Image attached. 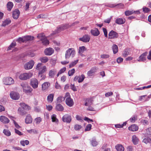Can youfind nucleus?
I'll list each match as a JSON object with an SVG mask.
<instances>
[{
  "instance_id": "obj_49",
  "label": "nucleus",
  "mask_w": 151,
  "mask_h": 151,
  "mask_svg": "<svg viewBox=\"0 0 151 151\" xmlns=\"http://www.w3.org/2000/svg\"><path fill=\"white\" fill-rule=\"evenodd\" d=\"M33 90L32 88L31 87L29 88V89H28L27 90H26L24 92L27 94H29L30 95L32 93V92Z\"/></svg>"
},
{
  "instance_id": "obj_5",
  "label": "nucleus",
  "mask_w": 151,
  "mask_h": 151,
  "mask_svg": "<svg viewBox=\"0 0 151 151\" xmlns=\"http://www.w3.org/2000/svg\"><path fill=\"white\" fill-rule=\"evenodd\" d=\"M70 27L68 24H62L57 28V29L55 30L54 33H58L60 32L61 31L66 29Z\"/></svg>"
},
{
  "instance_id": "obj_56",
  "label": "nucleus",
  "mask_w": 151,
  "mask_h": 151,
  "mask_svg": "<svg viewBox=\"0 0 151 151\" xmlns=\"http://www.w3.org/2000/svg\"><path fill=\"white\" fill-rule=\"evenodd\" d=\"M14 130L15 133L18 135L21 136L23 134L21 132L17 130V129L15 128L14 129Z\"/></svg>"
},
{
  "instance_id": "obj_48",
  "label": "nucleus",
  "mask_w": 151,
  "mask_h": 151,
  "mask_svg": "<svg viewBox=\"0 0 151 151\" xmlns=\"http://www.w3.org/2000/svg\"><path fill=\"white\" fill-rule=\"evenodd\" d=\"M18 111L20 112V114L21 115H25L26 114V111H24L22 109L19 108L18 109Z\"/></svg>"
},
{
  "instance_id": "obj_46",
  "label": "nucleus",
  "mask_w": 151,
  "mask_h": 151,
  "mask_svg": "<svg viewBox=\"0 0 151 151\" xmlns=\"http://www.w3.org/2000/svg\"><path fill=\"white\" fill-rule=\"evenodd\" d=\"M56 116L55 114H53L51 116V119L52 122H57L58 119L56 118Z\"/></svg>"
},
{
  "instance_id": "obj_2",
  "label": "nucleus",
  "mask_w": 151,
  "mask_h": 151,
  "mask_svg": "<svg viewBox=\"0 0 151 151\" xmlns=\"http://www.w3.org/2000/svg\"><path fill=\"white\" fill-rule=\"evenodd\" d=\"M37 37L42 41V43L44 45H47L49 44V41L46 38L43 34H40L37 35Z\"/></svg>"
},
{
  "instance_id": "obj_19",
  "label": "nucleus",
  "mask_w": 151,
  "mask_h": 151,
  "mask_svg": "<svg viewBox=\"0 0 151 151\" xmlns=\"http://www.w3.org/2000/svg\"><path fill=\"white\" fill-rule=\"evenodd\" d=\"M132 141L134 145H136L138 143L139 139L136 135H134L132 137Z\"/></svg>"
},
{
  "instance_id": "obj_51",
  "label": "nucleus",
  "mask_w": 151,
  "mask_h": 151,
  "mask_svg": "<svg viewBox=\"0 0 151 151\" xmlns=\"http://www.w3.org/2000/svg\"><path fill=\"white\" fill-rule=\"evenodd\" d=\"M134 13L133 11H130L129 10L126 11L125 12V15L127 16H128Z\"/></svg>"
},
{
  "instance_id": "obj_10",
  "label": "nucleus",
  "mask_w": 151,
  "mask_h": 151,
  "mask_svg": "<svg viewBox=\"0 0 151 151\" xmlns=\"http://www.w3.org/2000/svg\"><path fill=\"white\" fill-rule=\"evenodd\" d=\"M118 34L116 32L112 30L109 34V38L114 39L118 37Z\"/></svg>"
},
{
  "instance_id": "obj_6",
  "label": "nucleus",
  "mask_w": 151,
  "mask_h": 151,
  "mask_svg": "<svg viewBox=\"0 0 151 151\" xmlns=\"http://www.w3.org/2000/svg\"><path fill=\"white\" fill-rule=\"evenodd\" d=\"M39 70L38 77H42L41 79H44L45 78V76L44 75H43L42 74L46 70V66L44 65Z\"/></svg>"
},
{
  "instance_id": "obj_20",
  "label": "nucleus",
  "mask_w": 151,
  "mask_h": 151,
  "mask_svg": "<svg viewBox=\"0 0 151 151\" xmlns=\"http://www.w3.org/2000/svg\"><path fill=\"white\" fill-rule=\"evenodd\" d=\"M25 120L26 123L30 124L32 122V119L31 116L29 114H28Z\"/></svg>"
},
{
  "instance_id": "obj_30",
  "label": "nucleus",
  "mask_w": 151,
  "mask_h": 151,
  "mask_svg": "<svg viewBox=\"0 0 151 151\" xmlns=\"http://www.w3.org/2000/svg\"><path fill=\"white\" fill-rule=\"evenodd\" d=\"M13 6V3L11 1L8 2L7 4V9L9 11H10Z\"/></svg>"
},
{
  "instance_id": "obj_52",
  "label": "nucleus",
  "mask_w": 151,
  "mask_h": 151,
  "mask_svg": "<svg viewBox=\"0 0 151 151\" xmlns=\"http://www.w3.org/2000/svg\"><path fill=\"white\" fill-rule=\"evenodd\" d=\"M91 125L90 124H88L86 127L85 129V131H88L90 130L91 127Z\"/></svg>"
},
{
  "instance_id": "obj_24",
  "label": "nucleus",
  "mask_w": 151,
  "mask_h": 151,
  "mask_svg": "<svg viewBox=\"0 0 151 151\" xmlns=\"http://www.w3.org/2000/svg\"><path fill=\"white\" fill-rule=\"evenodd\" d=\"M55 109L57 111H62L64 110V108L61 104H58L56 106Z\"/></svg>"
},
{
  "instance_id": "obj_50",
  "label": "nucleus",
  "mask_w": 151,
  "mask_h": 151,
  "mask_svg": "<svg viewBox=\"0 0 151 151\" xmlns=\"http://www.w3.org/2000/svg\"><path fill=\"white\" fill-rule=\"evenodd\" d=\"M35 120L36 124H38L42 121V119L40 117H37L35 119Z\"/></svg>"
},
{
  "instance_id": "obj_54",
  "label": "nucleus",
  "mask_w": 151,
  "mask_h": 151,
  "mask_svg": "<svg viewBox=\"0 0 151 151\" xmlns=\"http://www.w3.org/2000/svg\"><path fill=\"white\" fill-rule=\"evenodd\" d=\"M16 41H17L19 42H24V37L23 38L22 37H19L18 39H17Z\"/></svg>"
},
{
  "instance_id": "obj_36",
  "label": "nucleus",
  "mask_w": 151,
  "mask_h": 151,
  "mask_svg": "<svg viewBox=\"0 0 151 151\" xmlns=\"http://www.w3.org/2000/svg\"><path fill=\"white\" fill-rule=\"evenodd\" d=\"M129 55V52L128 49H125L122 53L123 56L124 57H126Z\"/></svg>"
},
{
  "instance_id": "obj_9",
  "label": "nucleus",
  "mask_w": 151,
  "mask_h": 151,
  "mask_svg": "<svg viewBox=\"0 0 151 151\" xmlns=\"http://www.w3.org/2000/svg\"><path fill=\"white\" fill-rule=\"evenodd\" d=\"M34 62L33 60L29 61L28 62L26 63L24 65V68L26 70H29L32 68L34 64Z\"/></svg>"
},
{
  "instance_id": "obj_43",
  "label": "nucleus",
  "mask_w": 151,
  "mask_h": 151,
  "mask_svg": "<svg viewBox=\"0 0 151 151\" xmlns=\"http://www.w3.org/2000/svg\"><path fill=\"white\" fill-rule=\"evenodd\" d=\"M65 100V98L62 96H59L57 99V102L60 103Z\"/></svg>"
},
{
  "instance_id": "obj_37",
  "label": "nucleus",
  "mask_w": 151,
  "mask_h": 151,
  "mask_svg": "<svg viewBox=\"0 0 151 151\" xmlns=\"http://www.w3.org/2000/svg\"><path fill=\"white\" fill-rule=\"evenodd\" d=\"M85 47L84 46H82L79 47V48L78 52L81 55H82V53L85 50Z\"/></svg>"
},
{
  "instance_id": "obj_13",
  "label": "nucleus",
  "mask_w": 151,
  "mask_h": 151,
  "mask_svg": "<svg viewBox=\"0 0 151 151\" xmlns=\"http://www.w3.org/2000/svg\"><path fill=\"white\" fill-rule=\"evenodd\" d=\"M20 12L19 10L17 9H15L12 13V17L15 19H17L19 17Z\"/></svg>"
},
{
  "instance_id": "obj_18",
  "label": "nucleus",
  "mask_w": 151,
  "mask_h": 151,
  "mask_svg": "<svg viewBox=\"0 0 151 151\" xmlns=\"http://www.w3.org/2000/svg\"><path fill=\"white\" fill-rule=\"evenodd\" d=\"M92 35L94 36H98L100 34V32L97 28H95L94 29H91V31Z\"/></svg>"
},
{
  "instance_id": "obj_41",
  "label": "nucleus",
  "mask_w": 151,
  "mask_h": 151,
  "mask_svg": "<svg viewBox=\"0 0 151 151\" xmlns=\"http://www.w3.org/2000/svg\"><path fill=\"white\" fill-rule=\"evenodd\" d=\"M66 70V68L65 67L61 69L58 73L57 75V77H58L60 74L63 73Z\"/></svg>"
},
{
  "instance_id": "obj_12",
  "label": "nucleus",
  "mask_w": 151,
  "mask_h": 151,
  "mask_svg": "<svg viewBox=\"0 0 151 151\" xmlns=\"http://www.w3.org/2000/svg\"><path fill=\"white\" fill-rule=\"evenodd\" d=\"M147 52H146L141 55L137 61L139 62H144L146 60V56Z\"/></svg>"
},
{
  "instance_id": "obj_47",
  "label": "nucleus",
  "mask_w": 151,
  "mask_h": 151,
  "mask_svg": "<svg viewBox=\"0 0 151 151\" xmlns=\"http://www.w3.org/2000/svg\"><path fill=\"white\" fill-rule=\"evenodd\" d=\"M75 72V69L74 68H73L71 70H69L68 73V75L69 76H72Z\"/></svg>"
},
{
  "instance_id": "obj_58",
  "label": "nucleus",
  "mask_w": 151,
  "mask_h": 151,
  "mask_svg": "<svg viewBox=\"0 0 151 151\" xmlns=\"http://www.w3.org/2000/svg\"><path fill=\"white\" fill-rule=\"evenodd\" d=\"M116 6H117V7L119 8L122 9L124 8V5L123 4L120 3L116 5Z\"/></svg>"
},
{
  "instance_id": "obj_35",
  "label": "nucleus",
  "mask_w": 151,
  "mask_h": 151,
  "mask_svg": "<svg viewBox=\"0 0 151 151\" xmlns=\"http://www.w3.org/2000/svg\"><path fill=\"white\" fill-rule=\"evenodd\" d=\"M112 50L114 54H116L118 51V47L117 45L114 44L112 47Z\"/></svg>"
},
{
  "instance_id": "obj_17",
  "label": "nucleus",
  "mask_w": 151,
  "mask_h": 151,
  "mask_svg": "<svg viewBox=\"0 0 151 151\" xmlns=\"http://www.w3.org/2000/svg\"><path fill=\"white\" fill-rule=\"evenodd\" d=\"M1 121L4 123L7 124L9 122V120L6 117L4 116H0Z\"/></svg>"
},
{
  "instance_id": "obj_22",
  "label": "nucleus",
  "mask_w": 151,
  "mask_h": 151,
  "mask_svg": "<svg viewBox=\"0 0 151 151\" xmlns=\"http://www.w3.org/2000/svg\"><path fill=\"white\" fill-rule=\"evenodd\" d=\"M125 22L124 19L118 18H117L115 20V23L119 24H123Z\"/></svg>"
},
{
  "instance_id": "obj_8",
  "label": "nucleus",
  "mask_w": 151,
  "mask_h": 151,
  "mask_svg": "<svg viewBox=\"0 0 151 151\" xmlns=\"http://www.w3.org/2000/svg\"><path fill=\"white\" fill-rule=\"evenodd\" d=\"M30 85L34 89L37 88L38 85L37 79L35 78H32L30 81Z\"/></svg>"
},
{
  "instance_id": "obj_7",
  "label": "nucleus",
  "mask_w": 151,
  "mask_h": 151,
  "mask_svg": "<svg viewBox=\"0 0 151 151\" xmlns=\"http://www.w3.org/2000/svg\"><path fill=\"white\" fill-rule=\"evenodd\" d=\"M10 96L11 98L14 100H18L20 97L19 93L14 91L11 92L10 94Z\"/></svg>"
},
{
  "instance_id": "obj_53",
  "label": "nucleus",
  "mask_w": 151,
  "mask_h": 151,
  "mask_svg": "<svg viewBox=\"0 0 151 151\" xmlns=\"http://www.w3.org/2000/svg\"><path fill=\"white\" fill-rule=\"evenodd\" d=\"M21 86L22 87L23 89L24 88H26L27 86H28L27 83L26 82H23L21 84Z\"/></svg>"
},
{
  "instance_id": "obj_45",
  "label": "nucleus",
  "mask_w": 151,
  "mask_h": 151,
  "mask_svg": "<svg viewBox=\"0 0 151 151\" xmlns=\"http://www.w3.org/2000/svg\"><path fill=\"white\" fill-rule=\"evenodd\" d=\"M78 60L74 61L73 62H71L69 65V67L70 68H71L75 65L78 62Z\"/></svg>"
},
{
  "instance_id": "obj_34",
  "label": "nucleus",
  "mask_w": 151,
  "mask_h": 151,
  "mask_svg": "<svg viewBox=\"0 0 151 151\" xmlns=\"http://www.w3.org/2000/svg\"><path fill=\"white\" fill-rule=\"evenodd\" d=\"M40 60L42 63H46L48 61V59L47 57L45 56L40 58Z\"/></svg>"
},
{
  "instance_id": "obj_40",
  "label": "nucleus",
  "mask_w": 151,
  "mask_h": 151,
  "mask_svg": "<svg viewBox=\"0 0 151 151\" xmlns=\"http://www.w3.org/2000/svg\"><path fill=\"white\" fill-rule=\"evenodd\" d=\"M3 133L7 136H10L11 134V132L8 129H4L3 131Z\"/></svg>"
},
{
  "instance_id": "obj_55",
  "label": "nucleus",
  "mask_w": 151,
  "mask_h": 151,
  "mask_svg": "<svg viewBox=\"0 0 151 151\" xmlns=\"http://www.w3.org/2000/svg\"><path fill=\"white\" fill-rule=\"evenodd\" d=\"M70 88L71 89L74 91H77V89L76 87L75 86L74 84H71L70 85Z\"/></svg>"
},
{
  "instance_id": "obj_3",
  "label": "nucleus",
  "mask_w": 151,
  "mask_h": 151,
  "mask_svg": "<svg viewBox=\"0 0 151 151\" xmlns=\"http://www.w3.org/2000/svg\"><path fill=\"white\" fill-rule=\"evenodd\" d=\"M3 83L6 85H10L14 83V81L11 77H6L3 79Z\"/></svg>"
},
{
  "instance_id": "obj_23",
  "label": "nucleus",
  "mask_w": 151,
  "mask_h": 151,
  "mask_svg": "<svg viewBox=\"0 0 151 151\" xmlns=\"http://www.w3.org/2000/svg\"><path fill=\"white\" fill-rule=\"evenodd\" d=\"M138 127L135 124H133L128 127V129L132 131H135L138 129Z\"/></svg>"
},
{
  "instance_id": "obj_57",
  "label": "nucleus",
  "mask_w": 151,
  "mask_h": 151,
  "mask_svg": "<svg viewBox=\"0 0 151 151\" xmlns=\"http://www.w3.org/2000/svg\"><path fill=\"white\" fill-rule=\"evenodd\" d=\"M55 87L56 89H61V86L58 83L56 82L55 84Z\"/></svg>"
},
{
  "instance_id": "obj_38",
  "label": "nucleus",
  "mask_w": 151,
  "mask_h": 151,
  "mask_svg": "<svg viewBox=\"0 0 151 151\" xmlns=\"http://www.w3.org/2000/svg\"><path fill=\"white\" fill-rule=\"evenodd\" d=\"M11 22V21L9 19H6L4 20L3 22L2 26L4 27L6 26V25L10 24Z\"/></svg>"
},
{
  "instance_id": "obj_61",
  "label": "nucleus",
  "mask_w": 151,
  "mask_h": 151,
  "mask_svg": "<svg viewBox=\"0 0 151 151\" xmlns=\"http://www.w3.org/2000/svg\"><path fill=\"white\" fill-rule=\"evenodd\" d=\"M81 128V126L80 125L76 124L75 126L74 129L75 130H79Z\"/></svg>"
},
{
  "instance_id": "obj_1",
  "label": "nucleus",
  "mask_w": 151,
  "mask_h": 151,
  "mask_svg": "<svg viewBox=\"0 0 151 151\" xmlns=\"http://www.w3.org/2000/svg\"><path fill=\"white\" fill-rule=\"evenodd\" d=\"M75 54V51L73 48H70L68 49L65 52V58L68 59L70 57L73 58Z\"/></svg>"
},
{
  "instance_id": "obj_60",
  "label": "nucleus",
  "mask_w": 151,
  "mask_h": 151,
  "mask_svg": "<svg viewBox=\"0 0 151 151\" xmlns=\"http://www.w3.org/2000/svg\"><path fill=\"white\" fill-rule=\"evenodd\" d=\"M109 57V55L107 54H103L101 55V57L102 58H108Z\"/></svg>"
},
{
  "instance_id": "obj_28",
  "label": "nucleus",
  "mask_w": 151,
  "mask_h": 151,
  "mask_svg": "<svg viewBox=\"0 0 151 151\" xmlns=\"http://www.w3.org/2000/svg\"><path fill=\"white\" fill-rule=\"evenodd\" d=\"M115 148L117 151H124V147L121 145H116Z\"/></svg>"
},
{
  "instance_id": "obj_64",
  "label": "nucleus",
  "mask_w": 151,
  "mask_h": 151,
  "mask_svg": "<svg viewBox=\"0 0 151 151\" xmlns=\"http://www.w3.org/2000/svg\"><path fill=\"white\" fill-rule=\"evenodd\" d=\"M123 59L121 57H119L116 60V61L117 63H120L122 62L123 61Z\"/></svg>"
},
{
  "instance_id": "obj_44",
  "label": "nucleus",
  "mask_w": 151,
  "mask_h": 151,
  "mask_svg": "<svg viewBox=\"0 0 151 151\" xmlns=\"http://www.w3.org/2000/svg\"><path fill=\"white\" fill-rule=\"evenodd\" d=\"M143 142L145 143L146 144L148 143L151 142V139L149 137L145 138L143 139Z\"/></svg>"
},
{
  "instance_id": "obj_14",
  "label": "nucleus",
  "mask_w": 151,
  "mask_h": 151,
  "mask_svg": "<svg viewBox=\"0 0 151 151\" xmlns=\"http://www.w3.org/2000/svg\"><path fill=\"white\" fill-rule=\"evenodd\" d=\"M54 50L51 47L47 48L44 50L45 54L47 55H50L54 53Z\"/></svg>"
},
{
  "instance_id": "obj_59",
  "label": "nucleus",
  "mask_w": 151,
  "mask_h": 151,
  "mask_svg": "<svg viewBox=\"0 0 151 151\" xmlns=\"http://www.w3.org/2000/svg\"><path fill=\"white\" fill-rule=\"evenodd\" d=\"M143 11L145 13H147L150 11V9L146 7H143Z\"/></svg>"
},
{
  "instance_id": "obj_39",
  "label": "nucleus",
  "mask_w": 151,
  "mask_h": 151,
  "mask_svg": "<svg viewBox=\"0 0 151 151\" xmlns=\"http://www.w3.org/2000/svg\"><path fill=\"white\" fill-rule=\"evenodd\" d=\"M85 78V76L83 74H82L80 76L78 77V83H81L83 81Z\"/></svg>"
},
{
  "instance_id": "obj_16",
  "label": "nucleus",
  "mask_w": 151,
  "mask_h": 151,
  "mask_svg": "<svg viewBox=\"0 0 151 151\" xmlns=\"http://www.w3.org/2000/svg\"><path fill=\"white\" fill-rule=\"evenodd\" d=\"M79 40L84 42H88L90 40V37L88 35H85L82 37L80 38Z\"/></svg>"
},
{
  "instance_id": "obj_25",
  "label": "nucleus",
  "mask_w": 151,
  "mask_h": 151,
  "mask_svg": "<svg viewBox=\"0 0 151 151\" xmlns=\"http://www.w3.org/2000/svg\"><path fill=\"white\" fill-rule=\"evenodd\" d=\"M56 72V70L54 69L50 70L49 73V77L51 78H54Z\"/></svg>"
},
{
  "instance_id": "obj_29",
  "label": "nucleus",
  "mask_w": 151,
  "mask_h": 151,
  "mask_svg": "<svg viewBox=\"0 0 151 151\" xmlns=\"http://www.w3.org/2000/svg\"><path fill=\"white\" fill-rule=\"evenodd\" d=\"M21 106H22L23 109H25L27 110H29L31 109L30 107L28 105L24 103H21L20 104Z\"/></svg>"
},
{
  "instance_id": "obj_31",
  "label": "nucleus",
  "mask_w": 151,
  "mask_h": 151,
  "mask_svg": "<svg viewBox=\"0 0 151 151\" xmlns=\"http://www.w3.org/2000/svg\"><path fill=\"white\" fill-rule=\"evenodd\" d=\"M54 94H50L47 97V100L50 103H51L53 99Z\"/></svg>"
},
{
  "instance_id": "obj_21",
  "label": "nucleus",
  "mask_w": 151,
  "mask_h": 151,
  "mask_svg": "<svg viewBox=\"0 0 151 151\" xmlns=\"http://www.w3.org/2000/svg\"><path fill=\"white\" fill-rule=\"evenodd\" d=\"M90 144L93 147H96L98 145L99 142H97L96 138H93L90 140Z\"/></svg>"
},
{
  "instance_id": "obj_42",
  "label": "nucleus",
  "mask_w": 151,
  "mask_h": 151,
  "mask_svg": "<svg viewBox=\"0 0 151 151\" xmlns=\"http://www.w3.org/2000/svg\"><path fill=\"white\" fill-rule=\"evenodd\" d=\"M16 45V43L15 42H13L8 47L7 50H11L12 48L14 47Z\"/></svg>"
},
{
  "instance_id": "obj_62",
  "label": "nucleus",
  "mask_w": 151,
  "mask_h": 151,
  "mask_svg": "<svg viewBox=\"0 0 151 151\" xmlns=\"http://www.w3.org/2000/svg\"><path fill=\"white\" fill-rule=\"evenodd\" d=\"M113 94V93L112 92H107L105 94V96L106 97H109V96L112 95Z\"/></svg>"
},
{
  "instance_id": "obj_15",
  "label": "nucleus",
  "mask_w": 151,
  "mask_h": 151,
  "mask_svg": "<svg viewBox=\"0 0 151 151\" xmlns=\"http://www.w3.org/2000/svg\"><path fill=\"white\" fill-rule=\"evenodd\" d=\"M65 101L67 105L70 107L72 106L74 104L73 100L70 97L67 98Z\"/></svg>"
},
{
  "instance_id": "obj_11",
  "label": "nucleus",
  "mask_w": 151,
  "mask_h": 151,
  "mask_svg": "<svg viewBox=\"0 0 151 151\" xmlns=\"http://www.w3.org/2000/svg\"><path fill=\"white\" fill-rule=\"evenodd\" d=\"M62 119L63 122L69 123L71 121V117L70 115L66 114L63 116Z\"/></svg>"
},
{
  "instance_id": "obj_63",
  "label": "nucleus",
  "mask_w": 151,
  "mask_h": 151,
  "mask_svg": "<svg viewBox=\"0 0 151 151\" xmlns=\"http://www.w3.org/2000/svg\"><path fill=\"white\" fill-rule=\"evenodd\" d=\"M46 17V15L40 14L37 17V18H44Z\"/></svg>"
},
{
  "instance_id": "obj_4",
  "label": "nucleus",
  "mask_w": 151,
  "mask_h": 151,
  "mask_svg": "<svg viewBox=\"0 0 151 151\" xmlns=\"http://www.w3.org/2000/svg\"><path fill=\"white\" fill-rule=\"evenodd\" d=\"M32 75V74L31 73H24L20 74L19 78L22 80H26L31 77Z\"/></svg>"
},
{
  "instance_id": "obj_33",
  "label": "nucleus",
  "mask_w": 151,
  "mask_h": 151,
  "mask_svg": "<svg viewBox=\"0 0 151 151\" xmlns=\"http://www.w3.org/2000/svg\"><path fill=\"white\" fill-rule=\"evenodd\" d=\"M96 69L95 68H92L91 69L88 71L87 74L88 76H91L95 72Z\"/></svg>"
},
{
  "instance_id": "obj_26",
  "label": "nucleus",
  "mask_w": 151,
  "mask_h": 151,
  "mask_svg": "<svg viewBox=\"0 0 151 151\" xmlns=\"http://www.w3.org/2000/svg\"><path fill=\"white\" fill-rule=\"evenodd\" d=\"M50 85V83L48 82H45L42 85V89L43 90L47 89Z\"/></svg>"
},
{
  "instance_id": "obj_32",
  "label": "nucleus",
  "mask_w": 151,
  "mask_h": 151,
  "mask_svg": "<svg viewBox=\"0 0 151 151\" xmlns=\"http://www.w3.org/2000/svg\"><path fill=\"white\" fill-rule=\"evenodd\" d=\"M34 37L31 36H27L24 37V42L31 40L34 39Z\"/></svg>"
},
{
  "instance_id": "obj_27",
  "label": "nucleus",
  "mask_w": 151,
  "mask_h": 151,
  "mask_svg": "<svg viewBox=\"0 0 151 151\" xmlns=\"http://www.w3.org/2000/svg\"><path fill=\"white\" fill-rule=\"evenodd\" d=\"M93 100L91 99L88 98L86 100V102L85 104L86 106H89L92 105L93 104Z\"/></svg>"
}]
</instances>
